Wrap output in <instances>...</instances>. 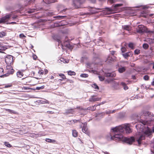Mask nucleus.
Segmentation results:
<instances>
[{
	"instance_id": "1",
	"label": "nucleus",
	"mask_w": 154,
	"mask_h": 154,
	"mask_svg": "<svg viewBox=\"0 0 154 154\" xmlns=\"http://www.w3.org/2000/svg\"><path fill=\"white\" fill-rule=\"evenodd\" d=\"M139 121V123L135 126L139 134L136 135L135 139L133 137H124L122 133L125 131L127 133H130L132 131L129 124H125L112 128V133L109 135V138H108V140L117 141L122 140L129 144H131L135 140L137 142L138 145L140 146L142 141L145 139L146 137H151L152 131L147 125V121H144L141 119Z\"/></svg>"
},
{
	"instance_id": "2",
	"label": "nucleus",
	"mask_w": 154,
	"mask_h": 154,
	"mask_svg": "<svg viewBox=\"0 0 154 154\" xmlns=\"http://www.w3.org/2000/svg\"><path fill=\"white\" fill-rule=\"evenodd\" d=\"M136 30L137 33H141L146 31V28L143 25H139Z\"/></svg>"
},
{
	"instance_id": "3",
	"label": "nucleus",
	"mask_w": 154,
	"mask_h": 154,
	"mask_svg": "<svg viewBox=\"0 0 154 154\" xmlns=\"http://www.w3.org/2000/svg\"><path fill=\"white\" fill-rule=\"evenodd\" d=\"M7 74H5L6 76H8L9 74H12L13 73L14 70L10 64H8L6 66Z\"/></svg>"
},
{
	"instance_id": "4",
	"label": "nucleus",
	"mask_w": 154,
	"mask_h": 154,
	"mask_svg": "<svg viewBox=\"0 0 154 154\" xmlns=\"http://www.w3.org/2000/svg\"><path fill=\"white\" fill-rule=\"evenodd\" d=\"M11 16V14H8L1 18L0 20V23H5L10 19Z\"/></svg>"
},
{
	"instance_id": "5",
	"label": "nucleus",
	"mask_w": 154,
	"mask_h": 154,
	"mask_svg": "<svg viewBox=\"0 0 154 154\" xmlns=\"http://www.w3.org/2000/svg\"><path fill=\"white\" fill-rule=\"evenodd\" d=\"M85 1V0H74L73 2L74 6L75 8H79Z\"/></svg>"
},
{
	"instance_id": "6",
	"label": "nucleus",
	"mask_w": 154,
	"mask_h": 154,
	"mask_svg": "<svg viewBox=\"0 0 154 154\" xmlns=\"http://www.w3.org/2000/svg\"><path fill=\"white\" fill-rule=\"evenodd\" d=\"M5 60L7 64H11L13 62V57L11 55H8L5 58Z\"/></svg>"
},
{
	"instance_id": "7",
	"label": "nucleus",
	"mask_w": 154,
	"mask_h": 154,
	"mask_svg": "<svg viewBox=\"0 0 154 154\" xmlns=\"http://www.w3.org/2000/svg\"><path fill=\"white\" fill-rule=\"evenodd\" d=\"M66 42L63 43V42L60 40H58V42L59 43H61V47L62 48H63V47L65 46L67 48H69V49H71L72 47L70 46V45L67 40H66Z\"/></svg>"
},
{
	"instance_id": "8",
	"label": "nucleus",
	"mask_w": 154,
	"mask_h": 154,
	"mask_svg": "<svg viewBox=\"0 0 154 154\" xmlns=\"http://www.w3.org/2000/svg\"><path fill=\"white\" fill-rule=\"evenodd\" d=\"M144 115L146 117H151L154 116V114L148 111H145L143 112Z\"/></svg>"
},
{
	"instance_id": "9",
	"label": "nucleus",
	"mask_w": 154,
	"mask_h": 154,
	"mask_svg": "<svg viewBox=\"0 0 154 154\" xmlns=\"http://www.w3.org/2000/svg\"><path fill=\"white\" fill-rule=\"evenodd\" d=\"M105 76L106 77H113L116 76V74L114 72L109 73V72H105L104 73Z\"/></svg>"
},
{
	"instance_id": "10",
	"label": "nucleus",
	"mask_w": 154,
	"mask_h": 154,
	"mask_svg": "<svg viewBox=\"0 0 154 154\" xmlns=\"http://www.w3.org/2000/svg\"><path fill=\"white\" fill-rule=\"evenodd\" d=\"M122 28L124 30L129 31L131 29L132 27L130 25H125L122 26Z\"/></svg>"
},
{
	"instance_id": "11",
	"label": "nucleus",
	"mask_w": 154,
	"mask_h": 154,
	"mask_svg": "<svg viewBox=\"0 0 154 154\" xmlns=\"http://www.w3.org/2000/svg\"><path fill=\"white\" fill-rule=\"evenodd\" d=\"M105 113H106L107 114H109L111 113V110H107L106 111L104 112H102V113L98 114L96 116L98 117L100 116V115H101V116H102V117H103V116H104Z\"/></svg>"
},
{
	"instance_id": "12",
	"label": "nucleus",
	"mask_w": 154,
	"mask_h": 154,
	"mask_svg": "<svg viewBox=\"0 0 154 154\" xmlns=\"http://www.w3.org/2000/svg\"><path fill=\"white\" fill-rule=\"evenodd\" d=\"M7 48L5 46L0 42V52L3 53V51L5 50Z\"/></svg>"
},
{
	"instance_id": "13",
	"label": "nucleus",
	"mask_w": 154,
	"mask_h": 154,
	"mask_svg": "<svg viewBox=\"0 0 154 154\" xmlns=\"http://www.w3.org/2000/svg\"><path fill=\"white\" fill-rule=\"evenodd\" d=\"M122 55L125 58L128 59V57L131 56V54L130 52H129L123 54Z\"/></svg>"
},
{
	"instance_id": "14",
	"label": "nucleus",
	"mask_w": 154,
	"mask_h": 154,
	"mask_svg": "<svg viewBox=\"0 0 154 154\" xmlns=\"http://www.w3.org/2000/svg\"><path fill=\"white\" fill-rule=\"evenodd\" d=\"M100 99L98 98H95L94 96H92L89 99V101L90 102L95 101H99Z\"/></svg>"
},
{
	"instance_id": "15",
	"label": "nucleus",
	"mask_w": 154,
	"mask_h": 154,
	"mask_svg": "<svg viewBox=\"0 0 154 154\" xmlns=\"http://www.w3.org/2000/svg\"><path fill=\"white\" fill-rule=\"evenodd\" d=\"M75 112V111L74 109H70L66 110L65 113L66 114H73Z\"/></svg>"
},
{
	"instance_id": "16",
	"label": "nucleus",
	"mask_w": 154,
	"mask_h": 154,
	"mask_svg": "<svg viewBox=\"0 0 154 154\" xmlns=\"http://www.w3.org/2000/svg\"><path fill=\"white\" fill-rule=\"evenodd\" d=\"M25 3L24 4V5L25 6H26L31 3L32 2L33 0H25Z\"/></svg>"
},
{
	"instance_id": "17",
	"label": "nucleus",
	"mask_w": 154,
	"mask_h": 154,
	"mask_svg": "<svg viewBox=\"0 0 154 154\" xmlns=\"http://www.w3.org/2000/svg\"><path fill=\"white\" fill-rule=\"evenodd\" d=\"M43 1L47 4H50L56 1V0H43Z\"/></svg>"
},
{
	"instance_id": "18",
	"label": "nucleus",
	"mask_w": 154,
	"mask_h": 154,
	"mask_svg": "<svg viewBox=\"0 0 154 154\" xmlns=\"http://www.w3.org/2000/svg\"><path fill=\"white\" fill-rule=\"evenodd\" d=\"M115 59L112 57H107L106 61L108 62L111 63L114 61Z\"/></svg>"
},
{
	"instance_id": "19",
	"label": "nucleus",
	"mask_w": 154,
	"mask_h": 154,
	"mask_svg": "<svg viewBox=\"0 0 154 154\" xmlns=\"http://www.w3.org/2000/svg\"><path fill=\"white\" fill-rule=\"evenodd\" d=\"M94 64L90 63H86L87 67L88 68L93 69V68Z\"/></svg>"
},
{
	"instance_id": "20",
	"label": "nucleus",
	"mask_w": 154,
	"mask_h": 154,
	"mask_svg": "<svg viewBox=\"0 0 154 154\" xmlns=\"http://www.w3.org/2000/svg\"><path fill=\"white\" fill-rule=\"evenodd\" d=\"M121 85L122 86L123 88V89L125 90H126L128 89V87L126 85L125 83L123 82H122L121 83Z\"/></svg>"
},
{
	"instance_id": "21",
	"label": "nucleus",
	"mask_w": 154,
	"mask_h": 154,
	"mask_svg": "<svg viewBox=\"0 0 154 154\" xmlns=\"http://www.w3.org/2000/svg\"><path fill=\"white\" fill-rule=\"evenodd\" d=\"M150 146L151 147V151L152 153H154V141L152 143L150 144Z\"/></svg>"
},
{
	"instance_id": "22",
	"label": "nucleus",
	"mask_w": 154,
	"mask_h": 154,
	"mask_svg": "<svg viewBox=\"0 0 154 154\" xmlns=\"http://www.w3.org/2000/svg\"><path fill=\"white\" fill-rule=\"evenodd\" d=\"M68 74L69 75H75V73L74 72L72 71L71 70H69L68 71Z\"/></svg>"
},
{
	"instance_id": "23",
	"label": "nucleus",
	"mask_w": 154,
	"mask_h": 154,
	"mask_svg": "<svg viewBox=\"0 0 154 154\" xmlns=\"http://www.w3.org/2000/svg\"><path fill=\"white\" fill-rule=\"evenodd\" d=\"M60 60L64 63H67L69 62L68 60L64 59L63 58H61L60 59Z\"/></svg>"
},
{
	"instance_id": "24",
	"label": "nucleus",
	"mask_w": 154,
	"mask_h": 154,
	"mask_svg": "<svg viewBox=\"0 0 154 154\" xmlns=\"http://www.w3.org/2000/svg\"><path fill=\"white\" fill-rule=\"evenodd\" d=\"M17 75L18 77L21 78L23 75V74L20 71H18L17 73Z\"/></svg>"
},
{
	"instance_id": "25",
	"label": "nucleus",
	"mask_w": 154,
	"mask_h": 154,
	"mask_svg": "<svg viewBox=\"0 0 154 154\" xmlns=\"http://www.w3.org/2000/svg\"><path fill=\"white\" fill-rule=\"evenodd\" d=\"M72 135L75 137H76L78 135V133L75 130H72Z\"/></svg>"
},
{
	"instance_id": "26",
	"label": "nucleus",
	"mask_w": 154,
	"mask_h": 154,
	"mask_svg": "<svg viewBox=\"0 0 154 154\" xmlns=\"http://www.w3.org/2000/svg\"><path fill=\"white\" fill-rule=\"evenodd\" d=\"M45 141L49 143H54L56 141L54 140H52L49 138H46L45 139Z\"/></svg>"
},
{
	"instance_id": "27",
	"label": "nucleus",
	"mask_w": 154,
	"mask_h": 154,
	"mask_svg": "<svg viewBox=\"0 0 154 154\" xmlns=\"http://www.w3.org/2000/svg\"><path fill=\"white\" fill-rule=\"evenodd\" d=\"M125 70V67H120L119 69V71L120 73H122L124 72Z\"/></svg>"
},
{
	"instance_id": "28",
	"label": "nucleus",
	"mask_w": 154,
	"mask_h": 154,
	"mask_svg": "<svg viewBox=\"0 0 154 154\" xmlns=\"http://www.w3.org/2000/svg\"><path fill=\"white\" fill-rule=\"evenodd\" d=\"M6 33L4 31H2L0 32V37L2 38L6 35Z\"/></svg>"
},
{
	"instance_id": "29",
	"label": "nucleus",
	"mask_w": 154,
	"mask_h": 154,
	"mask_svg": "<svg viewBox=\"0 0 154 154\" xmlns=\"http://www.w3.org/2000/svg\"><path fill=\"white\" fill-rule=\"evenodd\" d=\"M4 145H5L6 146L9 148H10L12 146L11 145L9 144L8 142H4Z\"/></svg>"
},
{
	"instance_id": "30",
	"label": "nucleus",
	"mask_w": 154,
	"mask_h": 154,
	"mask_svg": "<svg viewBox=\"0 0 154 154\" xmlns=\"http://www.w3.org/2000/svg\"><path fill=\"white\" fill-rule=\"evenodd\" d=\"M82 131L83 132L85 133V134L88 133L87 128H85V127H83L82 128Z\"/></svg>"
},
{
	"instance_id": "31",
	"label": "nucleus",
	"mask_w": 154,
	"mask_h": 154,
	"mask_svg": "<svg viewBox=\"0 0 154 154\" xmlns=\"http://www.w3.org/2000/svg\"><path fill=\"white\" fill-rule=\"evenodd\" d=\"M45 86H42L41 87H36L35 89H34V90H39L41 89H43L44 88Z\"/></svg>"
},
{
	"instance_id": "32",
	"label": "nucleus",
	"mask_w": 154,
	"mask_h": 154,
	"mask_svg": "<svg viewBox=\"0 0 154 154\" xmlns=\"http://www.w3.org/2000/svg\"><path fill=\"white\" fill-rule=\"evenodd\" d=\"M80 76L82 77L86 78L88 77V75L86 74H82L80 75Z\"/></svg>"
},
{
	"instance_id": "33",
	"label": "nucleus",
	"mask_w": 154,
	"mask_h": 154,
	"mask_svg": "<svg viewBox=\"0 0 154 154\" xmlns=\"http://www.w3.org/2000/svg\"><path fill=\"white\" fill-rule=\"evenodd\" d=\"M6 110L7 111L11 113H12L14 114L16 113V112L14 110H11L9 109H6Z\"/></svg>"
},
{
	"instance_id": "34",
	"label": "nucleus",
	"mask_w": 154,
	"mask_h": 154,
	"mask_svg": "<svg viewBox=\"0 0 154 154\" xmlns=\"http://www.w3.org/2000/svg\"><path fill=\"white\" fill-rule=\"evenodd\" d=\"M92 87L95 89H98L99 87L98 86L95 84H93L92 85Z\"/></svg>"
},
{
	"instance_id": "35",
	"label": "nucleus",
	"mask_w": 154,
	"mask_h": 154,
	"mask_svg": "<svg viewBox=\"0 0 154 154\" xmlns=\"http://www.w3.org/2000/svg\"><path fill=\"white\" fill-rule=\"evenodd\" d=\"M143 79L144 80L146 81H147L149 79V77L148 75H145L144 76Z\"/></svg>"
},
{
	"instance_id": "36",
	"label": "nucleus",
	"mask_w": 154,
	"mask_h": 154,
	"mask_svg": "<svg viewBox=\"0 0 154 154\" xmlns=\"http://www.w3.org/2000/svg\"><path fill=\"white\" fill-rule=\"evenodd\" d=\"M143 48L145 49H147L149 47V45L146 44H144L143 45Z\"/></svg>"
},
{
	"instance_id": "37",
	"label": "nucleus",
	"mask_w": 154,
	"mask_h": 154,
	"mask_svg": "<svg viewBox=\"0 0 154 154\" xmlns=\"http://www.w3.org/2000/svg\"><path fill=\"white\" fill-rule=\"evenodd\" d=\"M65 17V16H56L54 17L55 18H57L59 19H62L64 17Z\"/></svg>"
},
{
	"instance_id": "38",
	"label": "nucleus",
	"mask_w": 154,
	"mask_h": 154,
	"mask_svg": "<svg viewBox=\"0 0 154 154\" xmlns=\"http://www.w3.org/2000/svg\"><path fill=\"white\" fill-rule=\"evenodd\" d=\"M59 75L63 79H66L65 75L63 74H60Z\"/></svg>"
},
{
	"instance_id": "39",
	"label": "nucleus",
	"mask_w": 154,
	"mask_h": 154,
	"mask_svg": "<svg viewBox=\"0 0 154 154\" xmlns=\"http://www.w3.org/2000/svg\"><path fill=\"white\" fill-rule=\"evenodd\" d=\"M134 53L136 54H138L140 52V51L139 49H136L134 51Z\"/></svg>"
},
{
	"instance_id": "40",
	"label": "nucleus",
	"mask_w": 154,
	"mask_h": 154,
	"mask_svg": "<svg viewBox=\"0 0 154 154\" xmlns=\"http://www.w3.org/2000/svg\"><path fill=\"white\" fill-rule=\"evenodd\" d=\"M122 5H123V4H116L115 5L114 7L115 8H116L119 7L121 6Z\"/></svg>"
},
{
	"instance_id": "41",
	"label": "nucleus",
	"mask_w": 154,
	"mask_h": 154,
	"mask_svg": "<svg viewBox=\"0 0 154 154\" xmlns=\"http://www.w3.org/2000/svg\"><path fill=\"white\" fill-rule=\"evenodd\" d=\"M4 69L1 68H0V76H2V74L4 73Z\"/></svg>"
},
{
	"instance_id": "42",
	"label": "nucleus",
	"mask_w": 154,
	"mask_h": 154,
	"mask_svg": "<svg viewBox=\"0 0 154 154\" xmlns=\"http://www.w3.org/2000/svg\"><path fill=\"white\" fill-rule=\"evenodd\" d=\"M98 77L100 81H103L104 79V77L102 76H99Z\"/></svg>"
},
{
	"instance_id": "43",
	"label": "nucleus",
	"mask_w": 154,
	"mask_h": 154,
	"mask_svg": "<svg viewBox=\"0 0 154 154\" xmlns=\"http://www.w3.org/2000/svg\"><path fill=\"white\" fill-rule=\"evenodd\" d=\"M128 46L129 47L131 48L132 49L134 48L133 44L132 43H130L128 44Z\"/></svg>"
},
{
	"instance_id": "44",
	"label": "nucleus",
	"mask_w": 154,
	"mask_h": 154,
	"mask_svg": "<svg viewBox=\"0 0 154 154\" xmlns=\"http://www.w3.org/2000/svg\"><path fill=\"white\" fill-rule=\"evenodd\" d=\"M66 10V9H64V8H63V9H62L60 7L59 8L58 10L59 11H60V12L61 13H63V11H65Z\"/></svg>"
},
{
	"instance_id": "45",
	"label": "nucleus",
	"mask_w": 154,
	"mask_h": 154,
	"mask_svg": "<svg viewBox=\"0 0 154 154\" xmlns=\"http://www.w3.org/2000/svg\"><path fill=\"white\" fill-rule=\"evenodd\" d=\"M73 122V124L77 123L78 122H80V120H76V119H74L72 120V121Z\"/></svg>"
},
{
	"instance_id": "46",
	"label": "nucleus",
	"mask_w": 154,
	"mask_h": 154,
	"mask_svg": "<svg viewBox=\"0 0 154 154\" xmlns=\"http://www.w3.org/2000/svg\"><path fill=\"white\" fill-rule=\"evenodd\" d=\"M121 50L122 52L123 53L126 51V48L125 47H122L121 48Z\"/></svg>"
},
{
	"instance_id": "47",
	"label": "nucleus",
	"mask_w": 154,
	"mask_h": 154,
	"mask_svg": "<svg viewBox=\"0 0 154 154\" xmlns=\"http://www.w3.org/2000/svg\"><path fill=\"white\" fill-rule=\"evenodd\" d=\"M106 8L107 9V11L109 12H111L113 11V10L111 8Z\"/></svg>"
},
{
	"instance_id": "48",
	"label": "nucleus",
	"mask_w": 154,
	"mask_h": 154,
	"mask_svg": "<svg viewBox=\"0 0 154 154\" xmlns=\"http://www.w3.org/2000/svg\"><path fill=\"white\" fill-rule=\"evenodd\" d=\"M44 71L43 70H40L38 72V73L40 75H42V74H43V73H44Z\"/></svg>"
},
{
	"instance_id": "49",
	"label": "nucleus",
	"mask_w": 154,
	"mask_h": 154,
	"mask_svg": "<svg viewBox=\"0 0 154 154\" xmlns=\"http://www.w3.org/2000/svg\"><path fill=\"white\" fill-rule=\"evenodd\" d=\"M72 121V120H71V121H67V123L68 124H69V125L73 124V123Z\"/></svg>"
},
{
	"instance_id": "50",
	"label": "nucleus",
	"mask_w": 154,
	"mask_h": 154,
	"mask_svg": "<svg viewBox=\"0 0 154 154\" xmlns=\"http://www.w3.org/2000/svg\"><path fill=\"white\" fill-rule=\"evenodd\" d=\"M108 2H110L111 3H112L116 2L115 0H108Z\"/></svg>"
},
{
	"instance_id": "51",
	"label": "nucleus",
	"mask_w": 154,
	"mask_h": 154,
	"mask_svg": "<svg viewBox=\"0 0 154 154\" xmlns=\"http://www.w3.org/2000/svg\"><path fill=\"white\" fill-rule=\"evenodd\" d=\"M43 103H48L49 101L47 100H45L44 101H43Z\"/></svg>"
},
{
	"instance_id": "52",
	"label": "nucleus",
	"mask_w": 154,
	"mask_h": 154,
	"mask_svg": "<svg viewBox=\"0 0 154 154\" xmlns=\"http://www.w3.org/2000/svg\"><path fill=\"white\" fill-rule=\"evenodd\" d=\"M12 85L11 84H8L7 85H6L5 86V88H9L12 86Z\"/></svg>"
},
{
	"instance_id": "53",
	"label": "nucleus",
	"mask_w": 154,
	"mask_h": 154,
	"mask_svg": "<svg viewBox=\"0 0 154 154\" xmlns=\"http://www.w3.org/2000/svg\"><path fill=\"white\" fill-rule=\"evenodd\" d=\"M19 36L20 38H22L23 37H25V36L23 34H21Z\"/></svg>"
},
{
	"instance_id": "54",
	"label": "nucleus",
	"mask_w": 154,
	"mask_h": 154,
	"mask_svg": "<svg viewBox=\"0 0 154 154\" xmlns=\"http://www.w3.org/2000/svg\"><path fill=\"white\" fill-rule=\"evenodd\" d=\"M44 135V134L43 133H39V134H38V136H43Z\"/></svg>"
},
{
	"instance_id": "55",
	"label": "nucleus",
	"mask_w": 154,
	"mask_h": 154,
	"mask_svg": "<svg viewBox=\"0 0 154 154\" xmlns=\"http://www.w3.org/2000/svg\"><path fill=\"white\" fill-rule=\"evenodd\" d=\"M82 124L83 125V127H85V128H86L87 127V123L86 122H85L84 123H82Z\"/></svg>"
},
{
	"instance_id": "56",
	"label": "nucleus",
	"mask_w": 154,
	"mask_h": 154,
	"mask_svg": "<svg viewBox=\"0 0 154 154\" xmlns=\"http://www.w3.org/2000/svg\"><path fill=\"white\" fill-rule=\"evenodd\" d=\"M34 10H31L30 11H28V12L29 13H31L34 12Z\"/></svg>"
},
{
	"instance_id": "57",
	"label": "nucleus",
	"mask_w": 154,
	"mask_h": 154,
	"mask_svg": "<svg viewBox=\"0 0 154 154\" xmlns=\"http://www.w3.org/2000/svg\"><path fill=\"white\" fill-rule=\"evenodd\" d=\"M47 112L48 113L51 114H53L54 113V112H53L51 111H47Z\"/></svg>"
},
{
	"instance_id": "58",
	"label": "nucleus",
	"mask_w": 154,
	"mask_h": 154,
	"mask_svg": "<svg viewBox=\"0 0 154 154\" xmlns=\"http://www.w3.org/2000/svg\"><path fill=\"white\" fill-rule=\"evenodd\" d=\"M116 110H113L112 111H111V113H114L116 112Z\"/></svg>"
},
{
	"instance_id": "59",
	"label": "nucleus",
	"mask_w": 154,
	"mask_h": 154,
	"mask_svg": "<svg viewBox=\"0 0 154 154\" xmlns=\"http://www.w3.org/2000/svg\"><path fill=\"white\" fill-rule=\"evenodd\" d=\"M31 78L30 77H27L26 78V79H25L26 80H29V79H31Z\"/></svg>"
},
{
	"instance_id": "60",
	"label": "nucleus",
	"mask_w": 154,
	"mask_h": 154,
	"mask_svg": "<svg viewBox=\"0 0 154 154\" xmlns=\"http://www.w3.org/2000/svg\"><path fill=\"white\" fill-rule=\"evenodd\" d=\"M132 78L133 79H136L135 76V75H132Z\"/></svg>"
},
{
	"instance_id": "61",
	"label": "nucleus",
	"mask_w": 154,
	"mask_h": 154,
	"mask_svg": "<svg viewBox=\"0 0 154 154\" xmlns=\"http://www.w3.org/2000/svg\"><path fill=\"white\" fill-rule=\"evenodd\" d=\"M16 23L15 22H11V23H9V24H15Z\"/></svg>"
},
{
	"instance_id": "62",
	"label": "nucleus",
	"mask_w": 154,
	"mask_h": 154,
	"mask_svg": "<svg viewBox=\"0 0 154 154\" xmlns=\"http://www.w3.org/2000/svg\"><path fill=\"white\" fill-rule=\"evenodd\" d=\"M37 56H35L33 57V59L34 60H36L37 58Z\"/></svg>"
},
{
	"instance_id": "63",
	"label": "nucleus",
	"mask_w": 154,
	"mask_h": 154,
	"mask_svg": "<svg viewBox=\"0 0 154 154\" xmlns=\"http://www.w3.org/2000/svg\"><path fill=\"white\" fill-rule=\"evenodd\" d=\"M148 8V7L147 6H145L143 7V8L144 9L147 8Z\"/></svg>"
},
{
	"instance_id": "64",
	"label": "nucleus",
	"mask_w": 154,
	"mask_h": 154,
	"mask_svg": "<svg viewBox=\"0 0 154 154\" xmlns=\"http://www.w3.org/2000/svg\"><path fill=\"white\" fill-rule=\"evenodd\" d=\"M115 52V51H112L111 52V54L112 55H113L114 54V53Z\"/></svg>"
}]
</instances>
